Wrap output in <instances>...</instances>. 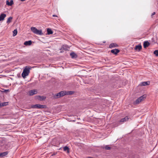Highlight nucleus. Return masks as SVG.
<instances>
[{"label": "nucleus", "mask_w": 158, "mask_h": 158, "mask_svg": "<svg viewBox=\"0 0 158 158\" xmlns=\"http://www.w3.org/2000/svg\"><path fill=\"white\" fill-rule=\"evenodd\" d=\"M36 34L39 35H41L43 34V33L42 32V31L41 30H38L37 29L36 33H35Z\"/></svg>", "instance_id": "nucleus-17"}, {"label": "nucleus", "mask_w": 158, "mask_h": 158, "mask_svg": "<svg viewBox=\"0 0 158 158\" xmlns=\"http://www.w3.org/2000/svg\"><path fill=\"white\" fill-rule=\"evenodd\" d=\"M30 68L29 67H26L23 69L22 74V76L23 78H25L26 77L28 76L30 73Z\"/></svg>", "instance_id": "nucleus-1"}, {"label": "nucleus", "mask_w": 158, "mask_h": 158, "mask_svg": "<svg viewBox=\"0 0 158 158\" xmlns=\"http://www.w3.org/2000/svg\"><path fill=\"white\" fill-rule=\"evenodd\" d=\"M9 91V89H5L4 91V92L7 93Z\"/></svg>", "instance_id": "nucleus-28"}, {"label": "nucleus", "mask_w": 158, "mask_h": 158, "mask_svg": "<svg viewBox=\"0 0 158 158\" xmlns=\"http://www.w3.org/2000/svg\"><path fill=\"white\" fill-rule=\"evenodd\" d=\"M13 35L14 36H15L17 34V29H15L13 31Z\"/></svg>", "instance_id": "nucleus-25"}, {"label": "nucleus", "mask_w": 158, "mask_h": 158, "mask_svg": "<svg viewBox=\"0 0 158 158\" xmlns=\"http://www.w3.org/2000/svg\"><path fill=\"white\" fill-rule=\"evenodd\" d=\"M61 97L60 94V92L56 94L54 96V97L55 98H58Z\"/></svg>", "instance_id": "nucleus-21"}, {"label": "nucleus", "mask_w": 158, "mask_h": 158, "mask_svg": "<svg viewBox=\"0 0 158 158\" xmlns=\"http://www.w3.org/2000/svg\"><path fill=\"white\" fill-rule=\"evenodd\" d=\"M47 31V33L48 35L52 34L53 33L52 31L50 28H48Z\"/></svg>", "instance_id": "nucleus-20"}, {"label": "nucleus", "mask_w": 158, "mask_h": 158, "mask_svg": "<svg viewBox=\"0 0 158 158\" xmlns=\"http://www.w3.org/2000/svg\"><path fill=\"white\" fill-rule=\"evenodd\" d=\"M156 14L155 12H154L153 13H152L151 15V16L152 17L153 15H155Z\"/></svg>", "instance_id": "nucleus-30"}, {"label": "nucleus", "mask_w": 158, "mask_h": 158, "mask_svg": "<svg viewBox=\"0 0 158 158\" xmlns=\"http://www.w3.org/2000/svg\"><path fill=\"white\" fill-rule=\"evenodd\" d=\"M141 49L142 46L141 45H136L135 48V50H138L139 51H140Z\"/></svg>", "instance_id": "nucleus-15"}, {"label": "nucleus", "mask_w": 158, "mask_h": 158, "mask_svg": "<svg viewBox=\"0 0 158 158\" xmlns=\"http://www.w3.org/2000/svg\"><path fill=\"white\" fill-rule=\"evenodd\" d=\"M31 108H46L47 107L45 105H41L40 104H37L33 105L31 106Z\"/></svg>", "instance_id": "nucleus-2"}, {"label": "nucleus", "mask_w": 158, "mask_h": 158, "mask_svg": "<svg viewBox=\"0 0 158 158\" xmlns=\"http://www.w3.org/2000/svg\"><path fill=\"white\" fill-rule=\"evenodd\" d=\"M31 30L35 34L37 30V29L35 27H31Z\"/></svg>", "instance_id": "nucleus-18"}, {"label": "nucleus", "mask_w": 158, "mask_h": 158, "mask_svg": "<svg viewBox=\"0 0 158 158\" xmlns=\"http://www.w3.org/2000/svg\"><path fill=\"white\" fill-rule=\"evenodd\" d=\"M56 153H57V152H54L52 154V156H53L54 155H55L56 154Z\"/></svg>", "instance_id": "nucleus-29"}, {"label": "nucleus", "mask_w": 158, "mask_h": 158, "mask_svg": "<svg viewBox=\"0 0 158 158\" xmlns=\"http://www.w3.org/2000/svg\"><path fill=\"white\" fill-rule=\"evenodd\" d=\"M20 0L21 1H25L26 0Z\"/></svg>", "instance_id": "nucleus-32"}, {"label": "nucleus", "mask_w": 158, "mask_h": 158, "mask_svg": "<svg viewBox=\"0 0 158 158\" xmlns=\"http://www.w3.org/2000/svg\"><path fill=\"white\" fill-rule=\"evenodd\" d=\"M64 150L65 151H67L68 153L69 152V148L67 146H65L64 148Z\"/></svg>", "instance_id": "nucleus-22"}, {"label": "nucleus", "mask_w": 158, "mask_h": 158, "mask_svg": "<svg viewBox=\"0 0 158 158\" xmlns=\"http://www.w3.org/2000/svg\"><path fill=\"white\" fill-rule=\"evenodd\" d=\"M150 82L149 81H144L142 82H141L139 85L141 86H144L147 85H150Z\"/></svg>", "instance_id": "nucleus-6"}, {"label": "nucleus", "mask_w": 158, "mask_h": 158, "mask_svg": "<svg viewBox=\"0 0 158 158\" xmlns=\"http://www.w3.org/2000/svg\"><path fill=\"white\" fill-rule=\"evenodd\" d=\"M105 148L106 150H110L111 149V148L110 147L108 146V145H106L105 147Z\"/></svg>", "instance_id": "nucleus-26"}, {"label": "nucleus", "mask_w": 158, "mask_h": 158, "mask_svg": "<svg viewBox=\"0 0 158 158\" xmlns=\"http://www.w3.org/2000/svg\"><path fill=\"white\" fill-rule=\"evenodd\" d=\"M145 98V97L144 96V95H143L139 98H138L135 101V103L136 104H138L139 102H141L143 100L144 98Z\"/></svg>", "instance_id": "nucleus-3"}, {"label": "nucleus", "mask_w": 158, "mask_h": 158, "mask_svg": "<svg viewBox=\"0 0 158 158\" xmlns=\"http://www.w3.org/2000/svg\"><path fill=\"white\" fill-rule=\"evenodd\" d=\"M12 19V17H9L7 20L6 23L8 24L11 21Z\"/></svg>", "instance_id": "nucleus-23"}, {"label": "nucleus", "mask_w": 158, "mask_h": 158, "mask_svg": "<svg viewBox=\"0 0 158 158\" xmlns=\"http://www.w3.org/2000/svg\"><path fill=\"white\" fill-rule=\"evenodd\" d=\"M66 91H62L60 92V94L61 97L63 96L64 95H66Z\"/></svg>", "instance_id": "nucleus-19"}, {"label": "nucleus", "mask_w": 158, "mask_h": 158, "mask_svg": "<svg viewBox=\"0 0 158 158\" xmlns=\"http://www.w3.org/2000/svg\"><path fill=\"white\" fill-rule=\"evenodd\" d=\"M70 55L72 58H76L77 57V55L74 52L71 53Z\"/></svg>", "instance_id": "nucleus-11"}, {"label": "nucleus", "mask_w": 158, "mask_h": 158, "mask_svg": "<svg viewBox=\"0 0 158 158\" xmlns=\"http://www.w3.org/2000/svg\"><path fill=\"white\" fill-rule=\"evenodd\" d=\"M32 44V41L31 40H29L26 41L24 42V44L25 45H30Z\"/></svg>", "instance_id": "nucleus-13"}, {"label": "nucleus", "mask_w": 158, "mask_h": 158, "mask_svg": "<svg viewBox=\"0 0 158 158\" xmlns=\"http://www.w3.org/2000/svg\"><path fill=\"white\" fill-rule=\"evenodd\" d=\"M13 4V1L12 0H10L9 2L8 0L6 1V4L9 6H11Z\"/></svg>", "instance_id": "nucleus-12"}, {"label": "nucleus", "mask_w": 158, "mask_h": 158, "mask_svg": "<svg viewBox=\"0 0 158 158\" xmlns=\"http://www.w3.org/2000/svg\"><path fill=\"white\" fill-rule=\"evenodd\" d=\"M150 44L149 43L148 41H145L143 43V47L145 48L148 47Z\"/></svg>", "instance_id": "nucleus-14"}, {"label": "nucleus", "mask_w": 158, "mask_h": 158, "mask_svg": "<svg viewBox=\"0 0 158 158\" xmlns=\"http://www.w3.org/2000/svg\"><path fill=\"white\" fill-rule=\"evenodd\" d=\"M46 97L44 96H35V98L36 99H37L40 101H43L45 99Z\"/></svg>", "instance_id": "nucleus-4"}, {"label": "nucleus", "mask_w": 158, "mask_h": 158, "mask_svg": "<svg viewBox=\"0 0 158 158\" xmlns=\"http://www.w3.org/2000/svg\"><path fill=\"white\" fill-rule=\"evenodd\" d=\"M119 51V50L117 49H112L111 51V52L115 55H116Z\"/></svg>", "instance_id": "nucleus-7"}, {"label": "nucleus", "mask_w": 158, "mask_h": 158, "mask_svg": "<svg viewBox=\"0 0 158 158\" xmlns=\"http://www.w3.org/2000/svg\"><path fill=\"white\" fill-rule=\"evenodd\" d=\"M154 54H155L156 56H158V50H155L154 52Z\"/></svg>", "instance_id": "nucleus-27"}, {"label": "nucleus", "mask_w": 158, "mask_h": 158, "mask_svg": "<svg viewBox=\"0 0 158 158\" xmlns=\"http://www.w3.org/2000/svg\"><path fill=\"white\" fill-rule=\"evenodd\" d=\"M52 16L53 17H57V16L56 15H52Z\"/></svg>", "instance_id": "nucleus-31"}, {"label": "nucleus", "mask_w": 158, "mask_h": 158, "mask_svg": "<svg viewBox=\"0 0 158 158\" xmlns=\"http://www.w3.org/2000/svg\"><path fill=\"white\" fill-rule=\"evenodd\" d=\"M74 93L73 91H66V95H72Z\"/></svg>", "instance_id": "nucleus-24"}, {"label": "nucleus", "mask_w": 158, "mask_h": 158, "mask_svg": "<svg viewBox=\"0 0 158 158\" xmlns=\"http://www.w3.org/2000/svg\"><path fill=\"white\" fill-rule=\"evenodd\" d=\"M37 93V91L36 89H33L30 90L29 92V95L30 96H33Z\"/></svg>", "instance_id": "nucleus-5"}, {"label": "nucleus", "mask_w": 158, "mask_h": 158, "mask_svg": "<svg viewBox=\"0 0 158 158\" xmlns=\"http://www.w3.org/2000/svg\"><path fill=\"white\" fill-rule=\"evenodd\" d=\"M6 16V15L5 14L2 13L0 15V21L3 20Z\"/></svg>", "instance_id": "nucleus-8"}, {"label": "nucleus", "mask_w": 158, "mask_h": 158, "mask_svg": "<svg viewBox=\"0 0 158 158\" xmlns=\"http://www.w3.org/2000/svg\"><path fill=\"white\" fill-rule=\"evenodd\" d=\"M118 45L117 44H116L115 43H113L109 45V47L110 48H113L117 47H118Z\"/></svg>", "instance_id": "nucleus-10"}, {"label": "nucleus", "mask_w": 158, "mask_h": 158, "mask_svg": "<svg viewBox=\"0 0 158 158\" xmlns=\"http://www.w3.org/2000/svg\"><path fill=\"white\" fill-rule=\"evenodd\" d=\"M8 152H5L0 153V157H2L5 156L7 155Z\"/></svg>", "instance_id": "nucleus-16"}, {"label": "nucleus", "mask_w": 158, "mask_h": 158, "mask_svg": "<svg viewBox=\"0 0 158 158\" xmlns=\"http://www.w3.org/2000/svg\"><path fill=\"white\" fill-rule=\"evenodd\" d=\"M129 119V118L128 116H126L124 118H123L122 119H121L120 121L119 122L120 123H123L127 121H128V120Z\"/></svg>", "instance_id": "nucleus-9"}]
</instances>
